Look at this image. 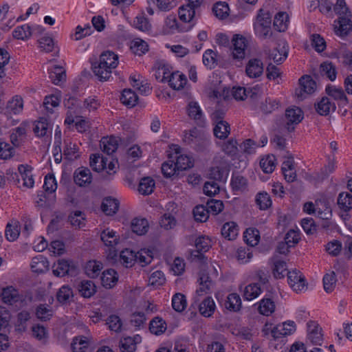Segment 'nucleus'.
<instances>
[{"label":"nucleus","mask_w":352,"mask_h":352,"mask_svg":"<svg viewBox=\"0 0 352 352\" xmlns=\"http://www.w3.org/2000/svg\"><path fill=\"white\" fill-rule=\"evenodd\" d=\"M225 306L226 309L230 311H239L241 307V300L239 295L236 293L230 294L225 302Z\"/></svg>","instance_id":"58836bf2"},{"label":"nucleus","mask_w":352,"mask_h":352,"mask_svg":"<svg viewBox=\"0 0 352 352\" xmlns=\"http://www.w3.org/2000/svg\"><path fill=\"white\" fill-rule=\"evenodd\" d=\"M100 238L105 245L110 247L117 245L119 240V236L116 235V232L109 228H107L101 232Z\"/></svg>","instance_id":"2f4dec72"},{"label":"nucleus","mask_w":352,"mask_h":352,"mask_svg":"<svg viewBox=\"0 0 352 352\" xmlns=\"http://www.w3.org/2000/svg\"><path fill=\"white\" fill-rule=\"evenodd\" d=\"M131 50L135 55L142 56L148 51V45L142 39L135 38L131 41Z\"/></svg>","instance_id":"ea45409f"},{"label":"nucleus","mask_w":352,"mask_h":352,"mask_svg":"<svg viewBox=\"0 0 352 352\" xmlns=\"http://www.w3.org/2000/svg\"><path fill=\"white\" fill-rule=\"evenodd\" d=\"M26 133L25 128L23 126H18L14 129V132H13L10 135V140L12 144L15 146H19L23 138H25Z\"/></svg>","instance_id":"0e129e2a"},{"label":"nucleus","mask_w":352,"mask_h":352,"mask_svg":"<svg viewBox=\"0 0 352 352\" xmlns=\"http://www.w3.org/2000/svg\"><path fill=\"white\" fill-rule=\"evenodd\" d=\"M7 111L13 114H17L22 111L23 100L21 98L16 96L9 101L7 107Z\"/></svg>","instance_id":"680f3d73"},{"label":"nucleus","mask_w":352,"mask_h":352,"mask_svg":"<svg viewBox=\"0 0 352 352\" xmlns=\"http://www.w3.org/2000/svg\"><path fill=\"white\" fill-rule=\"evenodd\" d=\"M74 182L79 186H85L91 182V173L88 168L80 167L74 173Z\"/></svg>","instance_id":"9b49d317"},{"label":"nucleus","mask_w":352,"mask_h":352,"mask_svg":"<svg viewBox=\"0 0 352 352\" xmlns=\"http://www.w3.org/2000/svg\"><path fill=\"white\" fill-rule=\"evenodd\" d=\"M320 71L322 76H326L330 80H336L337 72L332 63L328 61L322 63L320 66Z\"/></svg>","instance_id":"49530a36"},{"label":"nucleus","mask_w":352,"mask_h":352,"mask_svg":"<svg viewBox=\"0 0 352 352\" xmlns=\"http://www.w3.org/2000/svg\"><path fill=\"white\" fill-rule=\"evenodd\" d=\"M243 239L245 243L250 247L256 245L260 240L259 231L254 228H249L243 233Z\"/></svg>","instance_id":"bb28decb"},{"label":"nucleus","mask_w":352,"mask_h":352,"mask_svg":"<svg viewBox=\"0 0 352 352\" xmlns=\"http://www.w3.org/2000/svg\"><path fill=\"white\" fill-rule=\"evenodd\" d=\"M195 220L198 222H205L209 217V212L204 205H199L193 209Z\"/></svg>","instance_id":"6e6d98bb"},{"label":"nucleus","mask_w":352,"mask_h":352,"mask_svg":"<svg viewBox=\"0 0 352 352\" xmlns=\"http://www.w3.org/2000/svg\"><path fill=\"white\" fill-rule=\"evenodd\" d=\"M120 100L123 104L131 108L135 106L138 100L136 93L131 89H125L122 91Z\"/></svg>","instance_id":"5701e85b"},{"label":"nucleus","mask_w":352,"mask_h":352,"mask_svg":"<svg viewBox=\"0 0 352 352\" xmlns=\"http://www.w3.org/2000/svg\"><path fill=\"white\" fill-rule=\"evenodd\" d=\"M325 91L329 96L338 101V106L344 107L348 104V98L342 88L328 85Z\"/></svg>","instance_id":"2eb2a0df"},{"label":"nucleus","mask_w":352,"mask_h":352,"mask_svg":"<svg viewBox=\"0 0 352 352\" xmlns=\"http://www.w3.org/2000/svg\"><path fill=\"white\" fill-rule=\"evenodd\" d=\"M338 204L342 210H350L352 208V195L348 192H340L338 197Z\"/></svg>","instance_id":"c03bdc74"},{"label":"nucleus","mask_w":352,"mask_h":352,"mask_svg":"<svg viewBox=\"0 0 352 352\" xmlns=\"http://www.w3.org/2000/svg\"><path fill=\"white\" fill-rule=\"evenodd\" d=\"M315 109L319 115L326 116L335 111L336 107L328 97H322L315 104Z\"/></svg>","instance_id":"ddd939ff"},{"label":"nucleus","mask_w":352,"mask_h":352,"mask_svg":"<svg viewBox=\"0 0 352 352\" xmlns=\"http://www.w3.org/2000/svg\"><path fill=\"white\" fill-rule=\"evenodd\" d=\"M333 10L339 16L334 21V31L336 35L344 37L352 31L351 12L346 6L345 0H337Z\"/></svg>","instance_id":"f03ea898"},{"label":"nucleus","mask_w":352,"mask_h":352,"mask_svg":"<svg viewBox=\"0 0 352 352\" xmlns=\"http://www.w3.org/2000/svg\"><path fill=\"white\" fill-rule=\"evenodd\" d=\"M272 15L268 11L260 9L256 17V22L254 24L255 34L262 39L272 36L271 31Z\"/></svg>","instance_id":"7ed1b4c3"},{"label":"nucleus","mask_w":352,"mask_h":352,"mask_svg":"<svg viewBox=\"0 0 352 352\" xmlns=\"http://www.w3.org/2000/svg\"><path fill=\"white\" fill-rule=\"evenodd\" d=\"M215 303L211 297L206 298L199 305V311L204 317H210L214 312Z\"/></svg>","instance_id":"412c9836"},{"label":"nucleus","mask_w":352,"mask_h":352,"mask_svg":"<svg viewBox=\"0 0 352 352\" xmlns=\"http://www.w3.org/2000/svg\"><path fill=\"white\" fill-rule=\"evenodd\" d=\"M336 283V277L334 272H331L330 274H327L323 277V285L324 289L329 293L331 292Z\"/></svg>","instance_id":"338daca9"},{"label":"nucleus","mask_w":352,"mask_h":352,"mask_svg":"<svg viewBox=\"0 0 352 352\" xmlns=\"http://www.w3.org/2000/svg\"><path fill=\"white\" fill-rule=\"evenodd\" d=\"M119 208V201L116 199L106 197L103 199L101 205L102 210L107 215L115 214Z\"/></svg>","instance_id":"4be33fe9"},{"label":"nucleus","mask_w":352,"mask_h":352,"mask_svg":"<svg viewBox=\"0 0 352 352\" xmlns=\"http://www.w3.org/2000/svg\"><path fill=\"white\" fill-rule=\"evenodd\" d=\"M239 151L246 155H252L256 152L258 144L252 139H247L239 145Z\"/></svg>","instance_id":"052dcab7"},{"label":"nucleus","mask_w":352,"mask_h":352,"mask_svg":"<svg viewBox=\"0 0 352 352\" xmlns=\"http://www.w3.org/2000/svg\"><path fill=\"white\" fill-rule=\"evenodd\" d=\"M230 185L233 191L243 192L248 190V182L245 177L238 173H233L230 181Z\"/></svg>","instance_id":"a211bd4d"},{"label":"nucleus","mask_w":352,"mask_h":352,"mask_svg":"<svg viewBox=\"0 0 352 352\" xmlns=\"http://www.w3.org/2000/svg\"><path fill=\"white\" fill-rule=\"evenodd\" d=\"M261 293V288L258 283H250L245 287L243 294L244 300H252L257 298Z\"/></svg>","instance_id":"c756f323"},{"label":"nucleus","mask_w":352,"mask_h":352,"mask_svg":"<svg viewBox=\"0 0 352 352\" xmlns=\"http://www.w3.org/2000/svg\"><path fill=\"white\" fill-rule=\"evenodd\" d=\"M232 57L234 59L241 60L244 58L245 53V50L246 48L245 38L241 36L236 34L234 36L232 40Z\"/></svg>","instance_id":"1a4fd4ad"},{"label":"nucleus","mask_w":352,"mask_h":352,"mask_svg":"<svg viewBox=\"0 0 352 352\" xmlns=\"http://www.w3.org/2000/svg\"><path fill=\"white\" fill-rule=\"evenodd\" d=\"M287 275L288 283L294 291L299 292L307 289L305 278L300 272L294 270L288 272Z\"/></svg>","instance_id":"423d86ee"},{"label":"nucleus","mask_w":352,"mask_h":352,"mask_svg":"<svg viewBox=\"0 0 352 352\" xmlns=\"http://www.w3.org/2000/svg\"><path fill=\"white\" fill-rule=\"evenodd\" d=\"M213 132L216 138L225 140L230 133V124L226 121H219L214 127Z\"/></svg>","instance_id":"cd10ccee"},{"label":"nucleus","mask_w":352,"mask_h":352,"mask_svg":"<svg viewBox=\"0 0 352 352\" xmlns=\"http://www.w3.org/2000/svg\"><path fill=\"white\" fill-rule=\"evenodd\" d=\"M285 118L287 119V125L288 131L294 130V127L290 129V124H297L301 122L303 118L302 110L296 107L289 108L285 111Z\"/></svg>","instance_id":"f8f14e48"},{"label":"nucleus","mask_w":352,"mask_h":352,"mask_svg":"<svg viewBox=\"0 0 352 352\" xmlns=\"http://www.w3.org/2000/svg\"><path fill=\"white\" fill-rule=\"evenodd\" d=\"M30 318V314L26 311H22L17 315L16 329L20 332H24L27 329V322Z\"/></svg>","instance_id":"bf43d9fd"},{"label":"nucleus","mask_w":352,"mask_h":352,"mask_svg":"<svg viewBox=\"0 0 352 352\" xmlns=\"http://www.w3.org/2000/svg\"><path fill=\"white\" fill-rule=\"evenodd\" d=\"M316 206L317 207L315 208L313 203L307 202L304 204L303 210L308 214H311L316 211L318 217L322 219H329L331 217V208L327 200L323 199L317 201Z\"/></svg>","instance_id":"20e7f679"},{"label":"nucleus","mask_w":352,"mask_h":352,"mask_svg":"<svg viewBox=\"0 0 352 352\" xmlns=\"http://www.w3.org/2000/svg\"><path fill=\"white\" fill-rule=\"evenodd\" d=\"M73 297V292L72 289L66 285L62 286L56 294L57 300L62 303H67L69 302L71 298Z\"/></svg>","instance_id":"5fc2aeb1"},{"label":"nucleus","mask_w":352,"mask_h":352,"mask_svg":"<svg viewBox=\"0 0 352 352\" xmlns=\"http://www.w3.org/2000/svg\"><path fill=\"white\" fill-rule=\"evenodd\" d=\"M118 65V56L111 51L102 52L98 62L92 64V70L100 81L109 79L112 69Z\"/></svg>","instance_id":"f257e3e1"},{"label":"nucleus","mask_w":352,"mask_h":352,"mask_svg":"<svg viewBox=\"0 0 352 352\" xmlns=\"http://www.w3.org/2000/svg\"><path fill=\"white\" fill-rule=\"evenodd\" d=\"M169 86L175 90L182 89L187 83V78L179 71L174 72L168 76Z\"/></svg>","instance_id":"dca6fc26"},{"label":"nucleus","mask_w":352,"mask_h":352,"mask_svg":"<svg viewBox=\"0 0 352 352\" xmlns=\"http://www.w3.org/2000/svg\"><path fill=\"white\" fill-rule=\"evenodd\" d=\"M120 263L126 267H132L136 262L135 252L129 249H125L120 252Z\"/></svg>","instance_id":"e433bc0d"},{"label":"nucleus","mask_w":352,"mask_h":352,"mask_svg":"<svg viewBox=\"0 0 352 352\" xmlns=\"http://www.w3.org/2000/svg\"><path fill=\"white\" fill-rule=\"evenodd\" d=\"M118 280V275L113 269H108L102 272L101 283L105 288L113 287Z\"/></svg>","instance_id":"f3484780"},{"label":"nucleus","mask_w":352,"mask_h":352,"mask_svg":"<svg viewBox=\"0 0 352 352\" xmlns=\"http://www.w3.org/2000/svg\"><path fill=\"white\" fill-rule=\"evenodd\" d=\"M88 345L86 337H76L72 343V349L74 352H85Z\"/></svg>","instance_id":"e2e57ef3"},{"label":"nucleus","mask_w":352,"mask_h":352,"mask_svg":"<svg viewBox=\"0 0 352 352\" xmlns=\"http://www.w3.org/2000/svg\"><path fill=\"white\" fill-rule=\"evenodd\" d=\"M299 83L300 85V91L299 95L301 96H302V92L311 94L314 92L316 88V82L313 80L309 76H302L299 79Z\"/></svg>","instance_id":"393cba45"},{"label":"nucleus","mask_w":352,"mask_h":352,"mask_svg":"<svg viewBox=\"0 0 352 352\" xmlns=\"http://www.w3.org/2000/svg\"><path fill=\"white\" fill-rule=\"evenodd\" d=\"M118 141L114 137H104L100 142L101 150L107 155L113 154L118 148Z\"/></svg>","instance_id":"aec40b11"},{"label":"nucleus","mask_w":352,"mask_h":352,"mask_svg":"<svg viewBox=\"0 0 352 352\" xmlns=\"http://www.w3.org/2000/svg\"><path fill=\"white\" fill-rule=\"evenodd\" d=\"M212 12L217 18L223 20L229 16V6L225 1H218L214 4Z\"/></svg>","instance_id":"7c9ffc66"},{"label":"nucleus","mask_w":352,"mask_h":352,"mask_svg":"<svg viewBox=\"0 0 352 352\" xmlns=\"http://www.w3.org/2000/svg\"><path fill=\"white\" fill-rule=\"evenodd\" d=\"M217 54L212 50H207L203 55V63L210 69L214 68L217 63Z\"/></svg>","instance_id":"864d4df0"},{"label":"nucleus","mask_w":352,"mask_h":352,"mask_svg":"<svg viewBox=\"0 0 352 352\" xmlns=\"http://www.w3.org/2000/svg\"><path fill=\"white\" fill-rule=\"evenodd\" d=\"M107 158L99 153L91 154L89 157V165L96 172H100L107 168Z\"/></svg>","instance_id":"b1692460"},{"label":"nucleus","mask_w":352,"mask_h":352,"mask_svg":"<svg viewBox=\"0 0 352 352\" xmlns=\"http://www.w3.org/2000/svg\"><path fill=\"white\" fill-rule=\"evenodd\" d=\"M78 291L85 298H90L96 292V286L91 280H83L78 285Z\"/></svg>","instance_id":"79ce46f5"},{"label":"nucleus","mask_w":352,"mask_h":352,"mask_svg":"<svg viewBox=\"0 0 352 352\" xmlns=\"http://www.w3.org/2000/svg\"><path fill=\"white\" fill-rule=\"evenodd\" d=\"M77 273V267L72 262L61 259L53 266V274L58 277H63L66 275L73 276Z\"/></svg>","instance_id":"39448f33"},{"label":"nucleus","mask_w":352,"mask_h":352,"mask_svg":"<svg viewBox=\"0 0 352 352\" xmlns=\"http://www.w3.org/2000/svg\"><path fill=\"white\" fill-rule=\"evenodd\" d=\"M311 45L318 52H322L326 49V42L323 37L318 34L311 36Z\"/></svg>","instance_id":"69168bd1"},{"label":"nucleus","mask_w":352,"mask_h":352,"mask_svg":"<svg viewBox=\"0 0 352 352\" xmlns=\"http://www.w3.org/2000/svg\"><path fill=\"white\" fill-rule=\"evenodd\" d=\"M1 296L3 302L9 305H14L16 302L21 303L25 300L23 296L20 294L19 291L12 286L3 289Z\"/></svg>","instance_id":"6e6552de"},{"label":"nucleus","mask_w":352,"mask_h":352,"mask_svg":"<svg viewBox=\"0 0 352 352\" xmlns=\"http://www.w3.org/2000/svg\"><path fill=\"white\" fill-rule=\"evenodd\" d=\"M131 230L138 235L146 234L148 229V223L146 219L135 218L131 222Z\"/></svg>","instance_id":"72a5a7b5"},{"label":"nucleus","mask_w":352,"mask_h":352,"mask_svg":"<svg viewBox=\"0 0 352 352\" xmlns=\"http://www.w3.org/2000/svg\"><path fill=\"white\" fill-rule=\"evenodd\" d=\"M175 166L179 170H185L194 166V161L188 155H180L176 157Z\"/></svg>","instance_id":"8fccbe9b"},{"label":"nucleus","mask_w":352,"mask_h":352,"mask_svg":"<svg viewBox=\"0 0 352 352\" xmlns=\"http://www.w3.org/2000/svg\"><path fill=\"white\" fill-rule=\"evenodd\" d=\"M18 170L23 182V186L28 188H32L34 180L32 174V168L28 165L21 164L19 166Z\"/></svg>","instance_id":"6ab92c4d"},{"label":"nucleus","mask_w":352,"mask_h":352,"mask_svg":"<svg viewBox=\"0 0 352 352\" xmlns=\"http://www.w3.org/2000/svg\"><path fill=\"white\" fill-rule=\"evenodd\" d=\"M31 35V28L28 24L16 27L12 32V36L16 39L26 40L28 39Z\"/></svg>","instance_id":"de8ad7c7"},{"label":"nucleus","mask_w":352,"mask_h":352,"mask_svg":"<svg viewBox=\"0 0 352 352\" xmlns=\"http://www.w3.org/2000/svg\"><path fill=\"white\" fill-rule=\"evenodd\" d=\"M237 146L238 142L236 140L234 139H230L223 143L222 150L226 155L230 157H235L239 150Z\"/></svg>","instance_id":"13d9d810"},{"label":"nucleus","mask_w":352,"mask_h":352,"mask_svg":"<svg viewBox=\"0 0 352 352\" xmlns=\"http://www.w3.org/2000/svg\"><path fill=\"white\" fill-rule=\"evenodd\" d=\"M238 226L233 221L226 223L221 228V234L230 241L235 239L238 235Z\"/></svg>","instance_id":"a878e982"},{"label":"nucleus","mask_w":352,"mask_h":352,"mask_svg":"<svg viewBox=\"0 0 352 352\" xmlns=\"http://www.w3.org/2000/svg\"><path fill=\"white\" fill-rule=\"evenodd\" d=\"M188 115L191 118H193L197 122L198 124L203 122V113L202 111L196 102H190L188 105Z\"/></svg>","instance_id":"37998d69"},{"label":"nucleus","mask_w":352,"mask_h":352,"mask_svg":"<svg viewBox=\"0 0 352 352\" xmlns=\"http://www.w3.org/2000/svg\"><path fill=\"white\" fill-rule=\"evenodd\" d=\"M141 336L136 335L133 337L121 338L119 342V348L121 352H135L137 344L141 342Z\"/></svg>","instance_id":"4468645a"},{"label":"nucleus","mask_w":352,"mask_h":352,"mask_svg":"<svg viewBox=\"0 0 352 352\" xmlns=\"http://www.w3.org/2000/svg\"><path fill=\"white\" fill-rule=\"evenodd\" d=\"M255 305H258V311L261 315L266 316L272 315L276 308L274 301L273 300V292L270 291L269 293Z\"/></svg>","instance_id":"0eeeda50"},{"label":"nucleus","mask_w":352,"mask_h":352,"mask_svg":"<svg viewBox=\"0 0 352 352\" xmlns=\"http://www.w3.org/2000/svg\"><path fill=\"white\" fill-rule=\"evenodd\" d=\"M187 306L186 296L181 294H175L172 299V307L177 312L183 311Z\"/></svg>","instance_id":"09e8293b"},{"label":"nucleus","mask_w":352,"mask_h":352,"mask_svg":"<svg viewBox=\"0 0 352 352\" xmlns=\"http://www.w3.org/2000/svg\"><path fill=\"white\" fill-rule=\"evenodd\" d=\"M256 203L261 210H266L271 206L272 200L266 192H261L256 196Z\"/></svg>","instance_id":"4d7b16f0"},{"label":"nucleus","mask_w":352,"mask_h":352,"mask_svg":"<svg viewBox=\"0 0 352 352\" xmlns=\"http://www.w3.org/2000/svg\"><path fill=\"white\" fill-rule=\"evenodd\" d=\"M206 206L209 213L211 212L214 215L219 214L223 209V201L217 199H211L210 201H208Z\"/></svg>","instance_id":"774afa93"},{"label":"nucleus","mask_w":352,"mask_h":352,"mask_svg":"<svg viewBox=\"0 0 352 352\" xmlns=\"http://www.w3.org/2000/svg\"><path fill=\"white\" fill-rule=\"evenodd\" d=\"M155 182L151 177H145L141 179L139 183L138 191L140 194L148 195L153 192Z\"/></svg>","instance_id":"c85d7f7f"},{"label":"nucleus","mask_w":352,"mask_h":352,"mask_svg":"<svg viewBox=\"0 0 352 352\" xmlns=\"http://www.w3.org/2000/svg\"><path fill=\"white\" fill-rule=\"evenodd\" d=\"M198 281L199 282V287L196 290V294L198 296H202L204 294H207L210 290V286L211 284L210 278L208 274H201Z\"/></svg>","instance_id":"603ef678"},{"label":"nucleus","mask_w":352,"mask_h":352,"mask_svg":"<svg viewBox=\"0 0 352 352\" xmlns=\"http://www.w3.org/2000/svg\"><path fill=\"white\" fill-rule=\"evenodd\" d=\"M178 14L181 21L190 23L196 17L197 12L189 6L186 5L179 8Z\"/></svg>","instance_id":"c9c22d12"},{"label":"nucleus","mask_w":352,"mask_h":352,"mask_svg":"<svg viewBox=\"0 0 352 352\" xmlns=\"http://www.w3.org/2000/svg\"><path fill=\"white\" fill-rule=\"evenodd\" d=\"M150 331L155 335H160L166 329V324L162 318H154L149 324Z\"/></svg>","instance_id":"4c0bfd02"},{"label":"nucleus","mask_w":352,"mask_h":352,"mask_svg":"<svg viewBox=\"0 0 352 352\" xmlns=\"http://www.w3.org/2000/svg\"><path fill=\"white\" fill-rule=\"evenodd\" d=\"M245 72L248 77L256 78L260 77L263 73V63L258 58L249 60L245 67Z\"/></svg>","instance_id":"9d476101"},{"label":"nucleus","mask_w":352,"mask_h":352,"mask_svg":"<svg viewBox=\"0 0 352 352\" xmlns=\"http://www.w3.org/2000/svg\"><path fill=\"white\" fill-rule=\"evenodd\" d=\"M179 171L174 160H168L164 162L162 165V172L166 178H170L175 175H178Z\"/></svg>","instance_id":"3c124183"},{"label":"nucleus","mask_w":352,"mask_h":352,"mask_svg":"<svg viewBox=\"0 0 352 352\" xmlns=\"http://www.w3.org/2000/svg\"><path fill=\"white\" fill-rule=\"evenodd\" d=\"M19 221L8 223L5 230L6 238L10 241H15L19 236Z\"/></svg>","instance_id":"a18cd8bd"},{"label":"nucleus","mask_w":352,"mask_h":352,"mask_svg":"<svg viewBox=\"0 0 352 352\" xmlns=\"http://www.w3.org/2000/svg\"><path fill=\"white\" fill-rule=\"evenodd\" d=\"M102 269V263L100 261H89L85 265V273L92 278L97 277L101 270Z\"/></svg>","instance_id":"a19ab883"},{"label":"nucleus","mask_w":352,"mask_h":352,"mask_svg":"<svg viewBox=\"0 0 352 352\" xmlns=\"http://www.w3.org/2000/svg\"><path fill=\"white\" fill-rule=\"evenodd\" d=\"M289 16L285 12H278L274 19V27L278 32H284L288 26Z\"/></svg>","instance_id":"473e14b6"},{"label":"nucleus","mask_w":352,"mask_h":352,"mask_svg":"<svg viewBox=\"0 0 352 352\" xmlns=\"http://www.w3.org/2000/svg\"><path fill=\"white\" fill-rule=\"evenodd\" d=\"M49 78L54 85H60L65 80V71L62 67L56 65L52 70L49 71Z\"/></svg>","instance_id":"f704fd0d"}]
</instances>
